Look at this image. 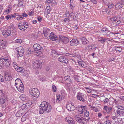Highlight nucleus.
I'll return each instance as SVG.
<instances>
[{
  "mask_svg": "<svg viewBox=\"0 0 124 124\" xmlns=\"http://www.w3.org/2000/svg\"><path fill=\"white\" fill-rule=\"evenodd\" d=\"M16 15L17 16H16V19L17 20H19L20 19H23V17H22L21 15H20L19 14L16 13Z\"/></svg>",
  "mask_w": 124,
  "mask_h": 124,
  "instance_id": "7c9ffc66",
  "label": "nucleus"
},
{
  "mask_svg": "<svg viewBox=\"0 0 124 124\" xmlns=\"http://www.w3.org/2000/svg\"><path fill=\"white\" fill-rule=\"evenodd\" d=\"M0 81L2 82H3L4 81V79L3 78V77L1 75H0Z\"/></svg>",
  "mask_w": 124,
  "mask_h": 124,
  "instance_id": "603ef678",
  "label": "nucleus"
},
{
  "mask_svg": "<svg viewBox=\"0 0 124 124\" xmlns=\"http://www.w3.org/2000/svg\"><path fill=\"white\" fill-rule=\"evenodd\" d=\"M78 63L80 66L83 68H86L87 66V65L86 63L82 60L81 61H78Z\"/></svg>",
  "mask_w": 124,
  "mask_h": 124,
  "instance_id": "dca6fc26",
  "label": "nucleus"
},
{
  "mask_svg": "<svg viewBox=\"0 0 124 124\" xmlns=\"http://www.w3.org/2000/svg\"><path fill=\"white\" fill-rule=\"evenodd\" d=\"M116 112L118 116H122L124 115V112L119 109H117Z\"/></svg>",
  "mask_w": 124,
  "mask_h": 124,
  "instance_id": "aec40b11",
  "label": "nucleus"
},
{
  "mask_svg": "<svg viewBox=\"0 0 124 124\" xmlns=\"http://www.w3.org/2000/svg\"><path fill=\"white\" fill-rule=\"evenodd\" d=\"M116 50L118 51L119 52H121L122 50V49L120 47H117L116 48Z\"/></svg>",
  "mask_w": 124,
  "mask_h": 124,
  "instance_id": "bf43d9fd",
  "label": "nucleus"
},
{
  "mask_svg": "<svg viewBox=\"0 0 124 124\" xmlns=\"http://www.w3.org/2000/svg\"><path fill=\"white\" fill-rule=\"evenodd\" d=\"M26 119V118L25 117H24L23 116L21 119V120L22 122H24Z\"/></svg>",
  "mask_w": 124,
  "mask_h": 124,
  "instance_id": "338daca9",
  "label": "nucleus"
},
{
  "mask_svg": "<svg viewBox=\"0 0 124 124\" xmlns=\"http://www.w3.org/2000/svg\"><path fill=\"white\" fill-rule=\"evenodd\" d=\"M65 120L69 124H73L75 123L74 120L71 117H67L65 118Z\"/></svg>",
  "mask_w": 124,
  "mask_h": 124,
  "instance_id": "2eb2a0df",
  "label": "nucleus"
},
{
  "mask_svg": "<svg viewBox=\"0 0 124 124\" xmlns=\"http://www.w3.org/2000/svg\"><path fill=\"white\" fill-rule=\"evenodd\" d=\"M26 104L27 105V107L28 108V106H31L32 104V103L31 102H29Z\"/></svg>",
  "mask_w": 124,
  "mask_h": 124,
  "instance_id": "09e8293b",
  "label": "nucleus"
},
{
  "mask_svg": "<svg viewBox=\"0 0 124 124\" xmlns=\"http://www.w3.org/2000/svg\"><path fill=\"white\" fill-rule=\"evenodd\" d=\"M16 70L18 72H21V73H22L23 72L24 69L22 67H20L17 68V69H16Z\"/></svg>",
  "mask_w": 124,
  "mask_h": 124,
  "instance_id": "2f4dec72",
  "label": "nucleus"
},
{
  "mask_svg": "<svg viewBox=\"0 0 124 124\" xmlns=\"http://www.w3.org/2000/svg\"><path fill=\"white\" fill-rule=\"evenodd\" d=\"M14 27L13 25L8 26V28L11 29H14Z\"/></svg>",
  "mask_w": 124,
  "mask_h": 124,
  "instance_id": "13d9d810",
  "label": "nucleus"
},
{
  "mask_svg": "<svg viewBox=\"0 0 124 124\" xmlns=\"http://www.w3.org/2000/svg\"><path fill=\"white\" fill-rule=\"evenodd\" d=\"M79 15V14L78 13L75 16V17L73 18V20H77L78 18V16Z\"/></svg>",
  "mask_w": 124,
  "mask_h": 124,
  "instance_id": "de8ad7c7",
  "label": "nucleus"
},
{
  "mask_svg": "<svg viewBox=\"0 0 124 124\" xmlns=\"http://www.w3.org/2000/svg\"><path fill=\"white\" fill-rule=\"evenodd\" d=\"M18 27L19 29L21 30H26L27 28V27L23 25V23H19L18 25Z\"/></svg>",
  "mask_w": 124,
  "mask_h": 124,
  "instance_id": "a211bd4d",
  "label": "nucleus"
},
{
  "mask_svg": "<svg viewBox=\"0 0 124 124\" xmlns=\"http://www.w3.org/2000/svg\"><path fill=\"white\" fill-rule=\"evenodd\" d=\"M116 114L115 116H113L111 117V118L112 119H113L114 120H116V119L117 118V117H116Z\"/></svg>",
  "mask_w": 124,
  "mask_h": 124,
  "instance_id": "4d7b16f0",
  "label": "nucleus"
},
{
  "mask_svg": "<svg viewBox=\"0 0 124 124\" xmlns=\"http://www.w3.org/2000/svg\"><path fill=\"white\" fill-rule=\"evenodd\" d=\"M58 60L61 62L67 64L68 60L64 56H60L58 58Z\"/></svg>",
  "mask_w": 124,
  "mask_h": 124,
  "instance_id": "1a4fd4ad",
  "label": "nucleus"
},
{
  "mask_svg": "<svg viewBox=\"0 0 124 124\" xmlns=\"http://www.w3.org/2000/svg\"><path fill=\"white\" fill-rule=\"evenodd\" d=\"M22 110H20L18 111L16 114V117H19L22 116L23 113L22 111Z\"/></svg>",
  "mask_w": 124,
  "mask_h": 124,
  "instance_id": "a878e982",
  "label": "nucleus"
},
{
  "mask_svg": "<svg viewBox=\"0 0 124 124\" xmlns=\"http://www.w3.org/2000/svg\"><path fill=\"white\" fill-rule=\"evenodd\" d=\"M33 47L34 49V50L36 51L38 50L42 49L43 48L39 44H35L33 45Z\"/></svg>",
  "mask_w": 124,
  "mask_h": 124,
  "instance_id": "ddd939ff",
  "label": "nucleus"
},
{
  "mask_svg": "<svg viewBox=\"0 0 124 124\" xmlns=\"http://www.w3.org/2000/svg\"><path fill=\"white\" fill-rule=\"evenodd\" d=\"M36 55L37 56H40L42 54V52L40 51V50L36 51Z\"/></svg>",
  "mask_w": 124,
  "mask_h": 124,
  "instance_id": "e433bc0d",
  "label": "nucleus"
},
{
  "mask_svg": "<svg viewBox=\"0 0 124 124\" xmlns=\"http://www.w3.org/2000/svg\"><path fill=\"white\" fill-rule=\"evenodd\" d=\"M13 65L14 68H15L16 69V68H17V67H18V66H17V63L15 62H14L13 63Z\"/></svg>",
  "mask_w": 124,
  "mask_h": 124,
  "instance_id": "37998d69",
  "label": "nucleus"
},
{
  "mask_svg": "<svg viewBox=\"0 0 124 124\" xmlns=\"http://www.w3.org/2000/svg\"><path fill=\"white\" fill-rule=\"evenodd\" d=\"M103 101H104V102L105 103H107L108 102L109 99L107 98H106L104 100H103Z\"/></svg>",
  "mask_w": 124,
  "mask_h": 124,
  "instance_id": "69168bd1",
  "label": "nucleus"
},
{
  "mask_svg": "<svg viewBox=\"0 0 124 124\" xmlns=\"http://www.w3.org/2000/svg\"><path fill=\"white\" fill-rule=\"evenodd\" d=\"M55 37H56V35L54 34L53 32H52L50 33L49 38L51 40L53 41H54V40H55V39L54 38H55Z\"/></svg>",
  "mask_w": 124,
  "mask_h": 124,
  "instance_id": "4be33fe9",
  "label": "nucleus"
},
{
  "mask_svg": "<svg viewBox=\"0 0 124 124\" xmlns=\"http://www.w3.org/2000/svg\"><path fill=\"white\" fill-rule=\"evenodd\" d=\"M21 82V81L19 78H17L15 81V84H16V86L17 85V83Z\"/></svg>",
  "mask_w": 124,
  "mask_h": 124,
  "instance_id": "c9c22d12",
  "label": "nucleus"
},
{
  "mask_svg": "<svg viewBox=\"0 0 124 124\" xmlns=\"http://www.w3.org/2000/svg\"><path fill=\"white\" fill-rule=\"evenodd\" d=\"M5 17L7 20L10 19L11 18V15H7Z\"/></svg>",
  "mask_w": 124,
  "mask_h": 124,
  "instance_id": "864d4df0",
  "label": "nucleus"
},
{
  "mask_svg": "<svg viewBox=\"0 0 124 124\" xmlns=\"http://www.w3.org/2000/svg\"><path fill=\"white\" fill-rule=\"evenodd\" d=\"M75 80L78 82H80V80L79 79V78L77 77H76L74 78Z\"/></svg>",
  "mask_w": 124,
  "mask_h": 124,
  "instance_id": "6e6d98bb",
  "label": "nucleus"
},
{
  "mask_svg": "<svg viewBox=\"0 0 124 124\" xmlns=\"http://www.w3.org/2000/svg\"><path fill=\"white\" fill-rule=\"evenodd\" d=\"M16 51L17 52V56L18 57L22 56L24 53V50L21 46L18 47L16 49Z\"/></svg>",
  "mask_w": 124,
  "mask_h": 124,
  "instance_id": "39448f33",
  "label": "nucleus"
},
{
  "mask_svg": "<svg viewBox=\"0 0 124 124\" xmlns=\"http://www.w3.org/2000/svg\"><path fill=\"white\" fill-rule=\"evenodd\" d=\"M60 42L67 44L69 41V39L67 37L64 36L60 35Z\"/></svg>",
  "mask_w": 124,
  "mask_h": 124,
  "instance_id": "423d86ee",
  "label": "nucleus"
},
{
  "mask_svg": "<svg viewBox=\"0 0 124 124\" xmlns=\"http://www.w3.org/2000/svg\"><path fill=\"white\" fill-rule=\"evenodd\" d=\"M15 41L16 43H22V41L21 39H16Z\"/></svg>",
  "mask_w": 124,
  "mask_h": 124,
  "instance_id": "49530a36",
  "label": "nucleus"
},
{
  "mask_svg": "<svg viewBox=\"0 0 124 124\" xmlns=\"http://www.w3.org/2000/svg\"><path fill=\"white\" fill-rule=\"evenodd\" d=\"M16 86L17 89L20 92H22V91H23L24 86H21V87H20L19 86H18V87L17 86Z\"/></svg>",
  "mask_w": 124,
  "mask_h": 124,
  "instance_id": "72a5a7b5",
  "label": "nucleus"
},
{
  "mask_svg": "<svg viewBox=\"0 0 124 124\" xmlns=\"http://www.w3.org/2000/svg\"><path fill=\"white\" fill-rule=\"evenodd\" d=\"M7 42L6 41L3 40H0V48L1 49V48L4 49V47L6 46L7 44Z\"/></svg>",
  "mask_w": 124,
  "mask_h": 124,
  "instance_id": "4468645a",
  "label": "nucleus"
},
{
  "mask_svg": "<svg viewBox=\"0 0 124 124\" xmlns=\"http://www.w3.org/2000/svg\"><path fill=\"white\" fill-rule=\"evenodd\" d=\"M79 41L76 39H73L71 40L70 42L71 46H77L79 44Z\"/></svg>",
  "mask_w": 124,
  "mask_h": 124,
  "instance_id": "9d476101",
  "label": "nucleus"
},
{
  "mask_svg": "<svg viewBox=\"0 0 124 124\" xmlns=\"http://www.w3.org/2000/svg\"><path fill=\"white\" fill-rule=\"evenodd\" d=\"M12 77L11 76L9 75L7 76V77L6 78V80L8 81H9L11 79Z\"/></svg>",
  "mask_w": 124,
  "mask_h": 124,
  "instance_id": "a19ab883",
  "label": "nucleus"
},
{
  "mask_svg": "<svg viewBox=\"0 0 124 124\" xmlns=\"http://www.w3.org/2000/svg\"><path fill=\"white\" fill-rule=\"evenodd\" d=\"M100 31L105 33H108L110 32V30L108 28L106 27H103L100 30Z\"/></svg>",
  "mask_w": 124,
  "mask_h": 124,
  "instance_id": "cd10ccee",
  "label": "nucleus"
},
{
  "mask_svg": "<svg viewBox=\"0 0 124 124\" xmlns=\"http://www.w3.org/2000/svg\"><path fill=\"white\" fill-rule=\"evenodd\" d=\"M19 97L21 100L23 101L27 100L28 99V97L24 94L21 95Z\"/></svg>",
  "mask_w": 124,
  "mask_h": 124,
  "instance_id": "5701e85b",
  "label": "nucleus"
},
{
  "mask_svg": "<svg viewBox=\"0 0 124 124\" xmlns=\"http://www.w3.org/2000/svg\"><path fill=\"white\" fill-rule=\"evenodd\" d=\"M55 38H54L55 39V40H54V41H59V42H60V36H59V37L58 38L57 37V36L56 35V37H55Z\"/></svg>",
  "mask_w": 124,
  "mask_h": 124,
  "instance_id": "79ce46f5",
  "label": "nucleus"
},
{
  "mask_svg": "<svg viewBox=\"0 0 124 124\" xmlns=\"http://www.w3.org/2000/svg\"><path fill=\"white\" fill-rule=\"evenodd\" d=\"M107 6L110 9L112 8L114 6V5L112 3H108L107 5Z\"/></svg>",
  "mask_w": 124,
  "mask_h": 124,
  "instance_id": "4c0bfd02",
  "label": "nucleus"
},
{
  "mask_svg": "<svg viewBox=\"0 0 124 124\" xmlns=\"http://www.w3.org/2000/svg\"><path fill=\"white\" fill-rule=\"evenodd\" d=\"M82 44L83 45L87 44L89 41L85 37H83L81 39Z\"/></svg>",
  "mask_w": 124,
  "mask_h": 124,
  "instance_id": "c85d7f7f",
  "label": "nucleus"
},
{
  "mask_svg": "<svg viewBox=\"0 0 124 124\" xmlns=\"http://www.w3.org/2000/svg\"><path fill=\"white\" fill-rule=\"evenodd\" d=\"M84 113V116L85 117H88L89 116V113L88 111L85 110Z\"/></svg>",
  "mask_w": 124,
  "mask_h": 124,
  "instance_id": "f704fd0d",
  "label": "nucleus"
},
{
  "mask_svg": "<svg viewBox=\"0 0 124 124\" xmlns=\"http://www.w3.org/2000/svg\"><path fill=\"white\" fill-rule=\"evenodd\" d=\"M40 107L39 113L41 114H43L44 112L48 113L51 111V106L48 102L45 101L41 103Z\"/></svg>",
  "mask_w": 124,
  "mask_h": 124,
  "instance_id": "f257e3e1",
  "label": "nucleus"
},
{
  "mask_svg": "<svg viewBox=\"0 0 124 124\" xmlns=\"http://www.w3.org/2000/svg\"><path fill=\"white\" fill-rule=\"evenodd\" d=\"M11 60L7 56H4L0 58V67L2 69L7 68L11 64Z\"/></svg>",
  "mask_w": 124,
  "mask_h": 124,
  "instance_id": "f03ea898",
  "label": "nucleus"
},
{
  "mask_svg": "<svg viewBox=\"0 0 124 124\" xmlns=\"http://www.w3.org/2000/svg\"><path fill=\"white\" fill-rule=\"evenodd\" d=\"M66 108L69 111H73L75 108L74 106H72L70 104H68L66 105Z\"/></svg>",
  "mask_w": 124,
  "mask_h": 124,
  "instance_id": "f3484780",
  "label": "nucleus"
},
{
  "mask_svg": "<svg viewBox=\"0 0 124 124\" xmlns=\"http://www.w3.org/2000/svg\"><path fill=\"white\" fill-rule=\"evenodd\" d=\"M52 89L53 91L55 92L56 91V87L54 85H53L52 87Z\"/></svg>",
  "mask_w": 124,
  "mask_h": 124,
  "instance_id": "c03bdc74",
  "label": "nucleus"
},
{
  "mask_svg": "<svg viewBox=\"0 0 124 124\" xmlns=\"http://www.w3.org/2000/svg\"><path fill=\"white\" fill-rule=\"evenodd\" d=\"M29 92L32 96L35 98L38 97L40 94L39 90L36 88H31L29 90Z\"/></svg>",
  "mask_w": 124,
  "mask_h": 124,
  "instance_id": "20e7f679",
  "label": "nucleus"
},
{
  "mask_svg": "<svg viewBox=\"0 0 124 124\" xmlns=\"http://www.w3.org/2000/svg\"><path fill=\"white\" fill-rule=\"evenodd\" d=\"M98 39H99L98 40V41L99 42H100L102 44H104L106 40H107V39H106V38L105 37H100Z\"/></svg>",
  "mask_w": 124,
  "mask_h": 124,
  "instance_id": "b1692460",
  "label": "nucleus"
},
{
  "mask_svg": "<svg viewBox=\"0 0 124 124\" xmlns=\"http://www.w3.org/2000/svg\"><path fill=\"white\" fill-rule=\"evenodd\" d=\"M51 52L52 53V55H53L54 54L58 55H61L62 54V53L57 52L55 50H51Z\"/></svg>",
  "mask_w": 124,
  "mask_h": 124,
  "instance_id": "412c9836",
  "label": "nucleus"
},
{
  "mask_svg": "<svg viewBox=\"0 0 124 124\" xmlns=\"http://www.w3.org/2000/svg\"><path fill=\"white\" fill-rule=\"evenodd\" d=\"M19 1V2L18 4V6H19V7H21V6H22L23 3V2L22 1Z\"/></svg>",
  "mask_w": 124,
  "mask_h": 124,
  "instance_id": "a18cd8bd",
  "label": "nucleus"
},
{
  "mask_svg": "<svg viewBox=\"0 0 124 124\" xmlns=\"http://www.w3.org/2000/svg\"><path fill=\"white\" fill-rule=\"evenodd\" d=\"M112 110V107H108L107 110H106V112L107 113V114H109L110 113V112H111V111Z\"/></svg>",
  "mask_w": 124,
  "mask_h": 124,
  "instance_id": "473e14b6",
  "label": "nucleus"
},
{
  "mask_svg": "<svg viewBox=\"0 0 124 124\" xmlns=\"http://www.w3.org/2000/svg\"><path fill=\"white\" fill-rule=\"evenodd\" d=\"M11 30H7L4 31L2 33L5 37H7L11 36Z\"/></svg>",
  "mask_w": 124,
  "mask_h": 124,
  "instance_id": "f8f14e48",
  "label": "nucleus"
},
{
  "mask_svg": "<svg viewBox=\"0 0 124 124\" xmlns=\"http://www.w3.org/2000/svg\"><path fill=\"white\" fill-rule=\"evenodd\" d=\"M62 97L60 95H58L57 96V100L59 102L61 101L62 100Z\"/></svg>",
  "mask_w": 124,
  "mask_h": 124,
  "instance_id": "58836bf2",
  "label": "nucleus"
},
{
  "mask_svg": "<svg viewBox=\"0 0 124 124\" xmlns=\"http://www.w3.org/2000/svg\"><path fill=\"white\" fill-rule=\"evenodd\" d=\"M22 15H21L22 17H23V18L24 17H26L27 16V14L26 13H24L22 14Z\"/></svg>",
  "mask_w": 124,
  "mask_h": 124,
  "instance_id": "052dcab7",
  "label": "nucleus"
},
{
  "mask_svg": "<svg viewBox=\"0 0 124 124\" xmlns=\"http://www.w3.org/2000/svg\"><path fill=\"white\" fill-rule=\"evenodd\" d=\"M77 96L78 100L83 102L85 101V100L84 99V95L83 93H78L77 94Z\"/></svg>",
  "mask_w": 124,
  "mask_h": 124,
  "instance_id": "9b49d317",
  "label": "nucleus"
},
{
  "mask_svg": "<svg viewBox=\"0 0 124 124\" xmlns=\"http://www.w3.org/2000/svg\"><path fill=\"white\" fill-rule=\"evenodd\" d=\"M75 118L76 120L78 123L85 124L87 123L88 121L89 120L90 118L88 117V118H85L83 117H80L79 115H77L75 116Z\"/></svg>",
  "mask_w": 124,
  "mask_h": 124,
  "instance_id": "7ed1b4c3",
  "label": "nucleus"
},
{
  "mask_svg": "<svg viewBox=\"0 0 124 124\" xmlns=\"http://www.w3.org/2000/svg\"><path fill=\"white\" fill-rule=\"evenodd\" d=\"M53 0H47L46 1V2L47 3H52V4L53 3L54 4V3L53 2Z\"/></svg>",
  "mask_w": 124,
  "mask_h": 124,
  "instance_id": "3c124183",
  "label": "nucleus"
},
{
  "mask_svg": "<svg viewBox=\"0 0 124 124\" xmlns=\"http://www.w3.org/2000/svg\"><path fill=\"white\" fill-rule=\"evenodd\" d=\"M33 64V66L34 67L39 68H41L42 65V63L39 60L35 61Z\"/></svg>",
  "mask_w": 124,
  "mask_h": 124,
  "instance_id": "0eeeda50",
  "label": "nucleus"
},
{
  "mask_svg": "<svg viewBox=\"0 0 124 124\" xmlns=\"http://www.w3.org/2000/svg\"><path fill=\"white\" fill-rule=\"evenodd\" d=\"M111 21H116L117 20V18L116 17H113L111 19Z\"/></svg>",
  "mask_w": 124,
  "mask_h": 124,
  "instance_id": "5fc2aeb1",
  "label": "nucleus"
},
{
  "mask_svg": "<svg viewBox=\"0 0 124 124\" xmlns=\"http://www.w3.org/2000/svg\"><path fill=\"white\" fill-rule=\"evenodd\" d=\"M116 107L120 109L121 110H122L123 109V107H122L121 106H120V105H117L116 106Z\"/></svg>",
  "mask_w": 124,
  "mask_h": 124,
  "instance_id": "680f3d73",
  "label": "nucleus"
},
{
  "mask_svg": "<svg viewBox=\"0 0 124 124\" xmlns=\"http://www.w3.org/2000/svg\"><path fill=\"white\" fill-rule=\"evenodd\" d=\"M123 7L122 4L120 3H117L115 6V9H119Z\"/></svg>",
  "mask_w": 124,
  "mask_h": 124,
  "instance_id": "bb28decb",
  "label": "nucleus"
},
{
  "mask_svg": "<svg viewBox=\"0 0 124 124\" xmlns=\"http://www.w3.org/2000/svg\"><path fill=\"white\" fill-rule=\"evenodd\" d=\"M16 13H14V14H13V15L11 14L10 15L11 16V17L12 18L14 17V18H16V16H17L16 15Z\"/></svg>",
  "mask_w": 124,
  "mask_h": 124,
  "instance_id": "8fccbe9b",
  "label": "nucleus"
},
{
  "mask_svg": "<svg viewBox=\"0 0 124 124\" xmlns=\"http://www.w3.org/2000/svg\"><path fill=\"white\" fill-rule=\"evenodd\" d=\"M23 23V25L25 26L26 27H27V28L29 26H28V24L27 23L24 22Z\"/></svg>",
  "mask_w": 124,
  "mask_h": 124,
  "instance_id": "0e129e2a",
  "label": "nucleus"
},
{
  "mask_svg": "<svg viewBox=\"0 0 124 124\" xmlns=\"http://www.w3.org/2000/svg\"><path fill=\"white\" fill-rule=\"evenodd\" d=\"M50 30L47 28H44L43 29V33L44 34L45 37L48 39L50 35Z\"/></svg>",
  "mask_w": 124,
  "mask_h": 124,
  "instance_id": "6e6552de",
  "label": "nucleus"
},
{
  "mask_svg": "<svg viewBox=\"0 0 124 124\" xmlns=\"http://www.w3.org/2000/svg\"><path fill=\"white\" fill-rule=\"evenodd\" d=\"M70 77L68 75L64 77V80L65 81H69L70 83L71 82V81L70 79Z\"/></svg>",
  "mask_w": 124,
  "mask_h": 124,
  "instance_id": "c756f323",
  "label": "nucleus"
},
{
  "mask_svg": "<svg viewBox=\"0 0 124 124\" xmlns=\"http://www.w3.org/2000/svg\"><path fill=\"white\" fill-rule=\"evenodd\" d=\"M91 49H95V48L97 47L98 46L97 45H96L95 44H94L91 45Z\"/></svg>",
  "mask_w": 124,
  "mask_h": 124,
  "instance_id": "ea45409f",
  "label": "nucleus"
},
{
  "mask_svg": "<svg viewBox=\"0 0 124 124\" xmlns=\"http://www.w3.org/2000/svg\"><path fill=\"white\" fill-rule=\"evenodd\" d=\"M86 107V106H79L78 108L76 107V110H77V111H78V113L79 114H82V113H81V112L82 111H81V109H83V108H85Z\"/></svg>",
  "mask_w": 124,
  "mask_h": 124,
  "instance_id": "6ab92c4d",
  "label": "nucleus"
},
{
  "mask_svg": "<svg viewBox=\"0 0 124 124\" xmlns=\"http://www.w3.org/2000/svg\"><path fill=\"white\" fill-rule=\"evenodd\" d=\"M37 19L39 22H40L42 20V18L41 17L39 16L37 18Z\"/></svg>",
  "mask_w": 124,
  "mask_h": 124,
  "instance_id": "774afa93",
  "label": "nucleus"
},
{
  "mask_svg": "<svg viewBox=\"0 0 124 124\" xmlns=\"http://www.w3.org/2000/svg\"><path fill=\"white\" fill-rule=\"evenodd\" d=\"M6 98L3 97L2 98L0 99V104L3 105L6 102Z\"/></svg>",
  "mask_w": 124,
  "mask_h": 124,
  "instance_id": "393cba45",
  "label": "nucleus"
},
{
  "mask_svg": "<svg viewBox=\"0 0 124 124\" xmlns=\"http://www.w3.org/2000/svg\"><path fill=\"white\" fill-rule=\"evenodd\" d=\"M21 107L22 108H23V109L25 108H26L27 107L26 104H23V105Z\"/></svg>",
  "mask_w": 124,
  "mask_h": 124,
  "instance_id": "e2e57ef3",
  "label": "nucleus"
}]
</instances>
